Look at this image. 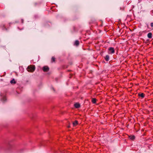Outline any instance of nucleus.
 I'll list each match as a JSON object with an SVG mask.
<instances>
[{"mask_svg": "<svg viewBox=\"0 0 153 153\" xmlns=\"http://www.w3.org/2000/svg\"><path fill=\"white\" fill-rule=\"evenodd\" d=\"M27 71L29 72H33L35 70V67L33 65L29 66L27 68Z\"/></svg>", "mask_w": 153, "mask_h": 153, "instance_id": "nucleus-1", "label": "nucleus"}, {"mask_svg": "<svg viewBox=\"0 0 153 153\" xmlns=\"http://www.w3.org/2000/svg\"><path fill=\"white\" fill-rule=\"evenodd\" d=\"M108 50L109 53L112 54L114 53L115 52L114 50V48L112 47L109 48H108Z\"/></svg>", "mask_w": 153, "mask_h": 153, "instance_id": "nucleus-2", "label": "nucleus"}, {"mask_svg": "<svg viewBox=\"0 0 153 153\" xmlns=\"http://www.w3.org/2000/svg\"><path fill=\"white\" fill-rule=\"evenodd\" d=\"M43 70L44 72H47L49 70V68L47 66H44L43 68Z\"/></svg>", "mask_w": 153, "mask_h": 153, "instance_id": "nucleus-3", "label": "nucleus"}, {"mask_svg": "<svg viewBox=\"0 0 153 153\" xmlns=\"http://www.w3.org/2000/svg\"><path fill=\"white\" fill-rule=\"evenodd\" d=\"M105 59L106 61H108L109 59V56L108 55H106L105 57Z\"/></svg>", "mask_w": 153, "mask_h": 153, "instance_id": "nucleus-4", "label": "nucleus"}, {"mask_svg": "<svg viewBox=\"0 0 153 153\" xmlns=\"http://www.w3.org/2000/svg\"><path fill=\"white\" fill-rule=\"evenodd\" d=\"M74 106L76 108H78L80 107V105L78 103H76L74 104Z\"/></svg>", "mask_w": 153, "mask_h": 153, "instance_id": "nucleus-5", "label": "nucleus"}, {"mask_svg": "<svg viewBox=\"0 0 153 153\" xmlns=\"http://www.w3.org/2000/svg\"><path fill=\"white\" fill-rule=\"evenodd\" d=\"M152 33H149L147 34V36L149 38H151L152 37Z\"/></svg>", "mask_w": 153, "mask_h": 153, "instance_id": "nucleus-6", "label": "nucleus"}, {"mask_svg": "<svg viewBox=\"0 0 153 153\" xmlns=\"http://www.w3.org/2000/svg\"><path fill=\"white\" fill-rule=\"evenodd\" d=\"M10 83L11 84H14L16 83V82L15 81L14 79H13L11 80L10 81Z\"/></svg>", "mask_w": 153, "mask_h": 153, "instance_id": "nucleus-7", "label": "nucleus"}, {"mask_svg": "<svg viewBox=\"0 0 153 153\" xmlns=\"http://www.w3.org/2000/svg\"><path fill=\"white\" fill-rule=\"evenodd\" d=\"M138 96L139 97H141L142 98H143L144 97V94L143 93H142L141 94H139Z\"/></svg>", "mask_w": 153, "mask_h": 153, "instance_id": "nucleus-8", "label": "nucleus"}, {"mask_svg": "<svg viewBox=\"0 0 153 153\" xmlns=\"http://www.w3.org/2000/svg\"><path fill=\"white\" fill-rule=\"evenodd\" d=\"M73 124L74 126H75L78 124V121L76 120H75L73 123Z\"/></svg>", "mask_w": 153, "mask_h": 153, "instance_id": "nucleus-9", "label": "nucleus"}, {"mask_svg": "<svg viewBox=\"0 0 153 153\" xmlns=\"http://www.w3.org/2000/svg\"><path fill=\"white\" fill-rule=\"evenodd\" d=\"M129 138L131 140H133L135 138V137L134 136L132 135V136H129Z\"/></svg>", "mask_w": 153, "mask_h": 153, "instance_id": "nucleus-10", "label": "nucleus"}, {"mask_svg": "<svg viewBox=\"0 0 153 153\" xmlns=\"http://www.w3.org/2000/svg\"><path fill=\"white\" fill-rule=\"evenodd\" d=\"M6 100V98L5 97H3L1 99V101L3 102H5Z\"/></svg>", "mask_w": 153, "mask_h": 153, "instance_id": "nucleus-11", "label": "nucleus"}, {"mask_svg": "<svg viewBox=\"0 0 153 153\" xmlns=\"http://www.w3.org/2000/svg\"><path fill=\"white\" fill-rule=\"evenodd\" d=\"M79 42L78 40H76L75 41L74 45H76V46L78 45H79Z\"/></svg>", "mask_w": 153, "mask_h": 153, "instance_id": "nucleus-12", "label": "nucleus"}, {"mask_svg": "<svg viewBox=\"0 0 153 153\" xmlns=\"http://www.w3.org/2000/svg\"><path fill=\"white\" fill-rule=\"evenodd\" d=\"M96 101V100L95 99H92V102L94 103H95Z\"/></svg>", "mask_w": 153, "mask_h": 153, "instance_id": "nucleus-13", "label": "nucleus"}, {"mask_svg": "<svg viewBox=\"0 0 153 153\" xmlns=\"http://www.w3.org/2000/svg\"><path fill=\"white\" fill-rule=\"evenodd\" d=\"M52 62H54L55 61V58L54 57H52L51 59Z\"/></svg>", "mask_w": 153, "mask_h": 153, "instance_id": "nucleus-14", "label": "nucleus"}, {"mask_svg": "<svg viewBox=\"0 0 153 153\" xmlns=\"http://www.w3.org/2000/svg\"><path fill=\"white\" fill-rule=\"evenodd\" d=\"M151 26L152 27H153V22H152L151 23Z\"/></svg>", "mask_w": 153, "mask_h": 153, "instance_id": "nucleus-15", "label": "nucleus"}, {"mask_svg": "<svg viewBox=\"0 0 153 153\" xmlns=\"http://www.w3.org/2000/svg\"><path fill=\"white\" fill-rule=\"evenodd\" d=\"M23 21H24V20H23V19H22V23H23Z\"/></svg>", "mask_w": 153, "mask_h": 153, "instance_id": "nucleus-16", "label": "nucleus"}]
</instances>
